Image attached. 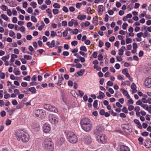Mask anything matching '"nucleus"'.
<instances>
[{"instance_id":"nucleus-13","label":"nucleus","mask_w":151,"mask_h":151,"mask_svg":"<svg viewBox=\"0 0 151 151\" xmlns=\"http://www.w3.org/2000/svg\"><path fill=\"white\" fill-rule=\"evenodd\" d=\"M65 139L64 138L60 137L58 138L56 141V144L58 146L61 145L65 141Z\"/></svg>"},{"instance_id":"nucleus-52","label":"nucleus","mask_w":151,"mask_h":151,"mask_svg":"<svg viewBox=\"0 0 151 151\" xmlns=\"http://www.w3.org/2000/svg\"><path fill=\"white\" fill-rule=\"evenodd\" d=\"M106 84L107 86H111L113 85V83L112 82L110 81H109L107 82Z\"/></svg>"},{"instance_id":"nucleus-44","label":"nucleus","mask_w":151,"mask_h":151,"mask_svg":"<svg viewBox=\"0 0 151 151\" xmlns=\"http://www.w3.org/2000/svg\"><path fill=\"white\" fill-rule=\"evenodd\" d=\"M147 144H149V145H148L147 144H145V147L147 148H148L150 147H151V142L150 141H148L147 142Z\"/></svg>"},{"instance_id":"nucleus-21","label":"nucleus","mask_w":151,"mask_h":151,"mask_svg":"<svg viewBox=\"0 0 151 151\" xmlns=\"http://www.w3.org/2000/svg\"><path fill=\"white\" fill-rule=\"evenodd\" d=\"M131 88L133 90L132 91L133 93H136L137 92V90L136 89V86L134 83H132L131 86Z\"/></svg>"},{"instance_id":"nucleus-56","label":"nucleus","mask_w":151,"mask_h":151,"mask_svg":"<svg viewBox=\"0 0 151 151\" xmlns=\"http://www.w3.org/2000/svg\"><path fill=\"white\" fill-rule=\"evenodd\" d=\"M148 132L146 131L144 132L141 133V134L142 135L145 137L147 136L148 135Z\"/></svg>"},{"instance_id":"nucleus-4","label":"nucleus","mask_w":151,"mask_h":151,"mask_svg":"<svg viewBox=\"0 0 151 151\" xmlns=\"http://www.w3.org/2000/svg\"><path fill=\"white\" fill-rule=\"evenodd\" d=\"M66 134L67 135V139L70 143L75 144L78 142V137L73 132H69Z\"/></svg>"},{"instance_id":"nucleus-51","label":"nucleus","mask_w":151,"mask_h":151,"mask_svg":"<svg viewBox=\"0 0 151 151\" xmlns=\"http://www.w3.org/2000/svg\"><path fill=\"white\" fill-rule=\"evenodd\" d=\"M138 141L140 142L141 144L142 145L144 140L143 138L142 137H139L138 139Z\"/></svg>"},{"instance_id":"nucleus-22","label":"nucleus","mask_w":151,"mask_h":151,"mask_svg":"<svg viewBox=\"0 0 151 151\" xmlns=\"http://www.w3.org/2000/svg\"><path fill=\"white\" fill-rule=\"evenodd\" d=\"M28 91L31 92L32 94H34L36 93V90L34 87H31L28 89Z\"/></svg>"},{"instance_id":"nucleus-6","label":"nucleus","mask_w":151,"mask_h":151,"mask_svg":"<svg viewBox=\"0 0 151 151\" xmlns=\"http://www.w3.org/2000/svg\"><path fill=\"white\" fill-rule=\"evenodd\" d=\"M35 113L37 117L43 118L45 115V111L41 109H37L35 110Z\"/></svg>"},{"instance_id":"nucleus-11","label":"nucleus","mask_w":151,"mask_h":151,"mask_svg":"<svg viewBox=\"0 0 151 151\" xmlns=\"http://www.w3.org/2000/svg\"><path fill=\"white\" fill-rule=\"evenodd\" d=\"M83 141L86 144H90L92 141L89 135H85L83 138Z\"/></svg>"},{"instance_id":"nucleus-33","label":"nucleus","mask_w":151,"mask_h":151,"mask_svg":"<svg viewBox=\"0 0 151 151\" xmlns=\"http://www.w3.org/2000/svg\"><path fill=\"white\" fill-rule=\"evenodd\" d=\"M134 103V101L132 99H130L127 101V105H129L130 104H133Z\"/></svg>"},{"instance_id":"nucleus-64","label":"nucleus","mask_w":151,"mask_h":151,"mask_svg":"<svg viewBox=\"0 0 151 151\" xmlns=\"http://www.w3.org/2000/svg\"><path fill=\"white\" fill-rule=\"evenodd\" d=\"M56 34V33L54 31H51L50 36L52 37H53L55 36Z\"/></svg>"},{"instance_id":"nucleus-30","label":"nucleus","mask_w":151,"mask_h":151,"mask_svg":"<svg viewBox=\"0 0 151 151\" xmlns=\"http://www.w3.org/2000/svg\"><path fill=\"white\" fill-rule=\"evenodd\" d=\"M30 5L33 8H35L36 7L37 4L36 2L32 1L30 3Z\"/></svg>"},{"instance_id":"nucleus-1","label":"nucleus","mask_w":151,"mask_h":151,"mask_svg":"<svg viewBox=\"0 0 151 151\" xmlns=\"http://www.w3.org/2000/svg\"><path fill=\"white\" fill-rule=\"evenodd\" d=\"M14 134L18 141H21L23 142H26L29 140V135L24 130H17L15 132Z\"/></svg>"},{"instance_id":"nucleus-14","label":"nucleus","mask_w":151,"mask_h":151,"mask_svg":"<svg viewBox=\"0 0 151 151\" xmlns=\"http://www.w3.org/2000/svg\"><path fill=\"white\" fill-rule=\"evenodd\" d=\"M120 151H130L129 148L125 145H121L120 147Z\"/></svg>"},{"instance_id":"nucleus-55","label":"nucleus","mask_w":151,"mask_h":151,"mask_svg":"<svg viewBox=\"0 0 151 151\" xmlns=\"http://www.w3.org/2000/svg\"><path fill=\"white\" fill-rule=\"evenodd\" d=\"M11 123V120L8 119L6 120V125L8 126L10 125Z\"/></svg>"},{"instance_id":"nucleus-29","label":"nucleus","mask_w":151,"mask_h":151,"mask_svg":"<svg viewBox=\"0 0 151 151\" xmlns=\"http://www.w3.org/2000/svg\"><path fill=\"white\" fill-rule=\"evenodd\" d=\"M9 58V55H8L6 56H5L1 58V59L4 61H6V60L8 59Z\"/></svg>"},{"instance_id":"nucleus-20","label":"nucleus","mask_w":151,"mask_h":151,"mask_svg":"<svg viewBox=\"0 0 151 151\" xmlns=\"http://www.w3.org/2000/svg\"><path fill=\"white\" fill-rule=\"evenodd\" d=\"M143 32H140L139 33H137V37L139 38V39H138L137 38L136 39L137 40V41L140 42V41H141L142 39L141 38V37L142 36V35H143Z\"/></svg>"},{"instance_id":"nucleus-35","label":"nucleus","mask_w":151,"mask_h":151,"mask_svg":"<svg viewBox=\"0 0 151 151\" xmlns=\"http://www.w3.org/2000/svg\"><path fill=\"white\" fill-rule=\"evenodd\" d=\"M144 109H145L146 110H148V105L147 104H142L141 105V106Z\"/></svg>"},{"instance_id":"nucleus-28","label":"nucleus","mask_w":151,"mask_h":151,"mask_svg":"<svg viewBox=\"0 0 151 151\" xmlns=\"http://www.w3.org/2000/svg\"><path fill=\"white\" fill-rule=\"evenodd\" d=\"M1 8L4 11H7L8 9V7L5 5H2L1 7Z\"/></svg>"},{"instance_id":"nucleus-62","label":"nucleus","mask_w":151,"mask_h":151,"mask_svg":"<svg viewBox=\"0 0 151 151\" xmlns=\"http://www.w3.org/2000/svg\"><path fill=\"white\" fill-rule=\"evenodd\" d=\"M103 58V57L101 54H99L98 56V59L99 61H101L102 60Z\"/></svg>"},{"instance_id":"nucleus-25","label":"nucleus","mask_w":151,"mask_h":151,"mask_svg":"<svg viewBox=\"0 0 151 151\" xmlns=\"http://www.w3.org/2000/svg\"><path fill=\"white\" fill-rule=\"evenodd\" d=\"M1 16L2 19L6 21H8L9 20V18L6 15L4 14H1Z\"/></svg>"},{"instance_id":"nucleus-59","label":"nucleus","mask_w":151,"mask_h":151,"mask_svg":"<svg viewBox=\"0 0 151 151\" xmlns=\"http://www.w3.org/2000/svg\"><path fill=\"white\" fill-rule=\"evenodd\" d=\"M122 111L125 113H128L127 109L126 107H124L122 109Z\"/></svg>"},{"instance_id":"nucleus-18","label":"nucleus","mask_w":151,"mask_h":151,"mask_svg":"<svg viewBox=\"0 0 151 151\" xmlns=\"http://www.w3.org/2000/svg\"><path fill=\"white\" fill-rule=\"evenodd\" d=\"M85 71V70L84 69H81L79 71L77 72V74L78 75V76H77L76 74H74V76L76 77L82 76H83Z\"/></svg>"},{"instance_id":"nucleus-61","label":"nucleus","mask_w":151,"mask_h":151,"mask_svg":"<svg viewBox=\"0 0 151 151\" xmlns=\"http://www.w3.org/2000/svg\"><path fill=\"white\" fill-rule=\"evenodd\" d=\"M97 54L98 53L97 52H94L92 54V56L93 58H96L97 57Z\"/></svg>"},{"instance_id":"nucleus-41","label":"nucleus","mask_w":151,"mask_h":151,"mask_svg":"<svg viewBox=\"0 0 151 151\" xmlns=\"http://www.w3.org/2000/svg\"><path fill=\"white\" fill-rule=\"evenodd\" d=\"M31 77L29 76H27L23 78V80L25 81H29Z\"/></svg>"},{"instance_id":"nucleus-50","label":"nucleus","mask_w":151,"mask_h":151,"mask_svg":"<svg viewBox=\"0 0 151 151\" xmlns=\"http://www.w3.org/2000/svg\"><path fill=\"white\" fill-rule=\"evenodd\" d=\"M78 92L80 96L82 97L84 94L83 92L80 90H78Z\"/></svg>"},{"instance_id":"nucleus-43","label":"nucleus","mask_w":151,"mask_h":151,"mask_svg":"<svg viewBox=\"0 0 151 151\" xmlns=\"http://www.w3.org/2000/svg\"><path fill=\"white\" fill-rule=\"evenodd\" d=\"M80 50H81L85 52H86L87 51V50L86 47L84 46H81L80 47Z\"/></svg>"},{"instance_id":"nucleus-53","label":"nucleus","mask_w":151,"mask_h":151,"mask_svg":"<svg viewBox=\"0 0 151 151\" xmlns=\"http://www.w3.org/2000/svg\"><path fill=\"white\" fill-rule=\"evenodd\" d=\"M148 33L147 32V31H145L142 35V37L144 38H146L147 36Z\"/></svg>"},{"instance_id":"nucleus-38","label":"nucleus","mask_w":151,"mask_h":151,"mask_svg":"<svg viewBox=\"0 0 151 151\" xmlns=\"http://www.w3.org/2000/svg\"><path fill=\"white\" fill-rule=\"evenodd\" d=\"M53 6L55 8H60V5L58 4L55 3L53 4Z\"/></svg>"},{"instance_id":"nucleus-37","label":"nucleus","mask_w":151,"mask_h":151,"mask_svg":"<svg viewBox=\"0 0 151 151\" xmlns=\"http://www.w3.org/2000/svg\"><path fill=\"white\" fill-rule=\"evenodd\" d=\"M31 20L34 22H36L37 21V19L35 16H32L31 17Z\"/></svg>"},{"instance_id":"nucleus-23","label":"nucleus","mask_w":151,"mask_h":151,"mask_svg":"<svg viewBox=\"0 0 151 151\" xmlns=\"http://www.w3.org/2000/svg\"><path fill=\"white\" fill-rule=\"evenodd\" d=\"M44 107L45 109L50 111L51 109L50 107H51V105L48 104H46L44 106Z\"/></svg>"},{"instance_id":"nucleus-9","label":"nucleus","mask_w":151,"mask_h":151,"mask_svg":"<svg viewBox=\"0 0 151 151\" xmlns=\"http://www.w3.org/2000/svg\"><path fill=\"white\" fill-rule=\"evenodd\" d=\"M124 126H122V128L124 131L127 133H129L132 131V126L131 124L124 125Z\"/></svg>"},{"instance_id":"nucleus-63","label":"nucleus","mask_w":151,"mask_h":151,"mask_svg":"<svg viewBox=\"0 0 151 151\" xmlns=\"http://www.w3.org/2000/svg\"><path fill=\"white\" fill-rule=\"evenodd\" d=\"M71 44L72 46H75L78 44V42L76 40L73 41L71 42Z\"/></svg>"},{"instance_id":"nucleus-19","label":"nucleus","mask_w":151,"mask_h":151,"mask_svg":"<svg viewBox=\"0 0 151 151\" xmlns=\"http://www.w3.org/2000/svg\"><path fill=\"white\" fill-rule=\"evenodd\" d=\"M99 95L97 96V98L100 99H103L105 97L104 93L101 91L99 92Z\"/></svg>"},{"instance_id":"nucleus-48","label":"nucleus","mask_w":151,"mask_h":151,"mask_svg":"<svg viewBox=\"0 0 151 151\" xmlns=\"http://www.w3.org/2000/svg\"><path fill=\"white\" fill-rule=\"evenodd\" d=\"M127 26L128 24L126 23H124L122 26V27L123 29H126Z\"/></svg>"},{"instance_id":"nucleus-46","label":"nucleus","mask_w":151,"mask_h":151,"mask_svg":"<svg viewBox=\"0 0 151 151\" xmlns=\"http://www.w3.org/2000/svg\"><path fill=\"white\" fill-rule=\"evenodd\" d=\"M75 66L76 68H81L82 67V65L79 63L76 64Z\"/></svg>"},{"instance_id":"nucleus-49","label":"nucleus","mask_w":151,"mask_h":151,"mask_svg":"<svg viewBox=\"0 0 151 151\" xmlns=\"http://www.w3.org/2000/svg\"><path fill=\"white\" fill-rule=\"evenodd\" d=\"M93 67L94 69H96L98 71L100 70L101 69V68L100 67L96 65H94L93 66Z\"/></svg>"},{"instance_id":"nucleus-5","label":"nucleus","mask_w":151,"mask_h":151,"mask_svg":"<svg viewBox=\"0 0 151 151\" xmlns=\"http://www.w3.org/2000/svg\"><path fill=\"white\" fill-rule=\"evenodd\" d=\"M96 140L99 143L105 144L106 142L105 135L101 134L98 135L96 137Z\"/></svg>"},{"instance_id":"nucleus-60","label":"nucleus","mask_w":151,"mask_h":151,"mask_svg":"<svg viewBox=\"0 0 151 151\" xmlns=\"http://www.w3.org/2000/svg\"><path fill=\"white\" fill-rule=\"evenodd\" d=\"M62 47H63L62 46H59L57 47V48H58V52L59 53H61V52L62 51Z\"/></svg>"},{"instance_id":"nucleus-26","label":"nucleus","mask_w":151,"mask_h":151,"mask_svg":"<svg viewBox=\"0 0 151 151\" xmlns=\"http://www.w3.org/2000/svg\"><path fill=\"white\" fill-rule=\"evenodd\" d=\"M50 111H52L54 112H57L58 111V109L56 108L55 107L51 105V107H50Z\"/></svg>"},{"instance_id":"nucleus-34","label":"nucleus","mask_w":151,"mask_h":151,"mask_svg":"<svg viewBox=\"0 0 151 151\" xmlns=\"http://www.w3.org/2000/svg\"><path fill=\"white\" fill-rule=\"evenodd\" d=\"M14 73L17 76L20 75L21 73L20 71L19 70H15V69L14 70Z\"/></svg>"},{"instance_id":"nucleus-27","label":"nucleus","mask_w":151,"mask_h":151,"mask_svg":"<svg viewBox=\"0 0 151 151\" xmlns=\"http://www.w3.org/2000/svg\"><path fill=\"white\" fill-rule=\"evenodd\" d=\"M121 90L122 91V93H123L124 96H126L128 94V91L125 89H124V88H122Z\"/></svg>"},{"instance_id":"nucleus-15","label":"nucleus","mask_w":151,"mask_h":151,"mask_svg":"<svg viewBox=\"0 0 151 151\" xmlns=\"http://www.w3.org/2000/svg\"><path fill=\"white\" fill-rule=\"evenodd\" d=\"M55 41L54 40H52L51 42H48L46 43V45L48 46L50 48H52L55 47Z\"/></svg>"},{"instance_id":"nucleus-57","label":"nucleus","mask_w":151,"mask_h":151,"mask_svg":"<svg viewBox=\"0 0 151 151\" xmlns=\"http://www.w3.org/2000/svg\"><path fill=\"white\" fill-rule=\"evenodd\" d=\"M27 12L29 13H32L33 12V9L32 8L29 7L27 10Z\"/></svg>"},{"instance_id":"nucleus-58","label":"nucleus","mask_w":151,"mask_h":151,"mask_svg":"<svg viewBox=\"0 0 151 151\" xmlns=\"http://www.w3.org/2000/svg\"><path fill=\"white\" fill-rule=\"evenodd\" d=\"M82 5L81 3H77L76 4V6L77 9H80Z\"/></svg>"},{"instance_id":"nucleus-32","label":"nucleus","mask_w":151,"mask_h":151,"mask_svg":"<svg viewBox=\"0 0 151 151\" xmlns=\"http://www.w3.org/2000/svg\"><path fill=\"white\" fill-rule=\"evenodd\" d=\"M24 57L25 59L29 60H31L32 58V57L31 56L26 55H24Z\"/></svg>"},{"instance_id":"nucleus-42","label":"nucleus","mask_w":151,"mask_h":151,"mask_svg":"<svg viewBox=\"0 0 151 151\" xmlns=\"http://www.w3.org/2000/svg\"><path fill=\"white\" fill-rule=\"evenodd\" d=\"M98 101L97 100H95L94 101V102L93 104V107L94 108H96L98 105Z\"/></svg>"},{"instance_id":"nucleus-40","label":"nucleus","mask_w":151,"mask_h":151,"mask_svg":"<svg viewBox=\"0 0 151 151\" xmlns=\"http://www.w3.org/2000/svg\"><path fill=\"white\" fill-rule=\"evenodd\" d=\"M52 12L54 14H57L59 12V10L57 9H54L52 10Z\"/></svg>"},{"instance_id":"nucleus-12","label":"nucleus","mask_w":151,"mask_h":151,"mask_svg":"<svg viewBox=\"0 0 151 151\" xmlns=\"http://www.w3.org/2000/svg\"><path fill=\"white\" fill-rule=\"evenodd\" d=\"M144 84L145 86L147 88L151 87V78H147L145 80Z\"/></svg>"},{"instance_id":"nucleus-16","label":"nucleus","mask_w":151,"mask_h":151,"mask_svg":"<svg viewBox=\"0 0 151 151\" xmlns=\"http://www.w3.org/2000/svg\"><path fill=\"white\" fill-rule=\"evenodd\" d=\"M98 14L101 15L102 14L103 12L104 6L102 5H100L98 6Z\"/></svg>"},{"instance_id":"nucleus-3","label":"nucleus","mask_w":151,"mask_h":151,"mask_svg":"<svg viewBox=\"0 0 151 151\" xmlns=\"http://www.w3.org/2000/svg\"><path fill=\"white\" fill-rule=\"evenodd\" d=\"M44 149L47 151H52L54 149V145L52 139L47 138L44 139L42 143Z\"/></svg>"},{"instance_id":"nucleus-8","label":"nucleus","mask_w":151,"mask_h":151,"mask_svg":"<svg viewBox=\"0 0 151 151\" xmlns=\"http://www.w3.org/2000/svg\"><path fill=\"white\" fill-rule=\"evenodd\" d=\"M104 127L101 124L98 125L96 129L94 130V133L96 135L99 133L102 132L104 130Z\"/></svg>"},{"instance_id":"nucleus-7","label":"nucleus","mask_w":151,"mask_h":151,"mask_svg":"<svg viewBox=\"0 0 151 151\" xmlns=\"http://www.w3.org/2000/svg\"><path fill=\"white\" fill-rule=\"evenodd\" d=\"M48 117L49 121L52 124H56L59 121L58 117L55 114H50L49 115Z\"/></svg>"},{"instance_id":"nucleus-31","label":"nucleus","mask_w":151,"mask_h":151,"mask_svg":"<svg viewBox=\"0 0 151 151\" xmlns=\"http://www.w3.org/2000/svg\"><path fill=\"white\" fill-rule=\"evenodd\" d=\"M98 21V19L97 18L94 17L93 19V23L96 26L97 24Z\"/></svg>"},{"instance_id":"nucleus-39","label":"nucleus","mask_w":151,"mask_h":151,"mask_svg":"<svg viewBox=\"0 0 151 151\" xmlns=\"http://www.w3.org/2000/svg\"><path fill=\"white\" fill-rule=\"evenodd\" d=\"M105 45L106 47L105 48V49L106 50H108V48L110 47L111 46L110 43L108 42H106L105 43Z\"/></svg>"},{"instance_id":"nucleus-47","label":"nucleus","mask_w":151,"mask_h":151,"mask_svg":"<svg viewBox=\"0 0 151 151\" xmlns=\"http://www.w3.org/2000/svg\"><path fill=\"white\" fill-rule=\"evenodd\" d=\"M129 106L128 107V109L129 111H131L133 110L134 109V106L132 105H128Z\"/></svg>"},{"instance_id":"nucleus-24","label":"nucleus","mask_w":151,"mask_h":151,"mask_svg":"<svg viewBox=\"0 0 151 151\" xmlns=\"http://www.w3.org/2000/svg\"><path fill=\"white\" fill-rule=\"evenodd\" d=\"M86 15H78L77 18L81 20H83L86 18Z\"/></svg>"},{"instance_id":"nucleus-10","label":"nucleus","mask_w":151,"mask_h":151,"mask_svg":"<svg viewBox=\"0 0 151 151\" xmlns=\"http://www.w3.org/2000/svg\"><path fill=\"white\" fill-rule=\"evenodd\" d=\"M51 128L50 125L48 123H45L43 127V132L46 133H48L50 130Z\"/></svg>"},{"instance_id":"nucleus-36","label":"nucleus","mask_w":151,"mask_h":151,"mask_svg":"<svg viewBox=\"0 0 151 151\" xmlns=\"http://www.w3.org/2000/svg\"><path fill=\"white\" fill-rule=\"evenodd\" d=\"M47 7V6L45 4H43L42 5L40 6L39 8L41 9L42 10H44Z\"/></svg>"},{"instance_id":"nucleus-54","label":"nucleus","mask_w":151,"mask_h":151,"mask_svg":"<svg viewBox=\"0 0 151 151\" xmlns=\"http://www.w3.org/2000/svg\"><path fill=\"white\" fill-rule=\"evenodd\" d=\"M136 105H141H141L142 104H142V102L141 100L139 99L136 102Z\"/></svg>"},{"instance_id":"nucleus-2","label":"nucleus","mask_w":151,"mask_h":151,"mask_svg":"<svg viewBox=\"0 0 151 151\" xmlns=\"http://www.w3.org/2000/svg\"><path fill=\"white\" fill-rule=\"evenodd\" d=\"M80 124L82 129L86 132H89L92 128V123L87 118L82 119L81 120Z\"/></svg>"},{"instance_id":"nucleus-17","label":"nucleus","mask_w":151,"mask_h":151,"mask_svg":"<svg viewBox=\"0 0 151 151\" xmlns=\"http://www.w3.org/2000/svg\"><path fill=\"white\" fill-rule=\"evenodd\" d=\"M64 80L63 78L61 76L60 77L58 75V81L56 84L58 86H60L62 84V81Z\"/></svg>"},{"instance_id":"nucleus-45","label":"nucleus","mask_w":151,"mask_h":151,"mask_svg":"<svg viewBox=\"0 0 151 151\" xmlns=\"http://www.w3.org/2000/svg\"><path fill=\"white\" fill-rule=\"evenodd\" d=\"M72 20L73 21V24H74V26L75 27H76L78 26V22L77 21V20H75L74 19H72Z\"/></svg>"}]
</instances>
